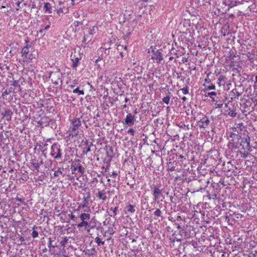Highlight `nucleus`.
<instances>
[{
    "label": "nucleus",
    "instance_id": "61",
    "mask_svg": "<svg viewBox=\"0 0 257 257\" xmlns=\"http://www.w3.org/2000/svg\"><path fill=\"white\" fill-rule=\"evenodd\" d=\"M129 100V99L127 97H126L124 99V102H127Z\"/></svg>",
    "mask_w": 257,
    "mask_h": 257
},
{
    "label": "nucleus",
    "instance_id": "60",
    "mask_svg": "<svg viewBox=\"0 0 257 257\" xmlns=\"http://www.w3.org/2000/svg\"><path fill=\"white\" fill-rule=\"evenodd\" d=\"M253 101L254 102H255V103H256V104H257V98H255L254 99V100H253Z\"/></svg>",
    "mask_w": 257,
    "mask_h": 257
},
{
    "label": "nucleus",
    "instance_id": "64",
    "mask_svg": "<svg viewBox=\"0 0 257 257\" xmlns=\"http://www.w3.org/2000/svg\"><path fill=\"white\" fill-rule=\"evenodd\" d=\"M255 83H257V75H256L255 77Z\"/></svg>",
    "mask_w": 257,
    "mask_h": 257
},
{
    "label": "nucleus",
    "instance_id": "56",
    "mask_svg": "<svg viewBox=\"0 0 257 257\" xmlns=\"http://www.w3.org/2000/svg\"><path fill=\"white\" fill-rule=\"evenodd\" d=\"M14 169H11L9 170V173H13V172H14Z\"/></svg>",
    "mask_w": 257,
    "mask_h": 257
},
{
    "label": "nucleus",
    "instance_id": "17",
    "mask_svg": "<svg viewBox=\"0 0 257 257\" xmlns=\"http://www.w3.org/2000/svg\"><path fill=\"white\" fill-rule=\"evenodd\" d=\"M81 221H88L90 218V214L86 212L81 213L79 217Z\"/></svg>",
    "mask_w": 257,
    "mask_h": 257
},
{
    "label": "nucleus",
    "instance_id": "30",
    "mask_svg": "<svg viewBox=\"0 0 257 257\" xmlns=\"http://www.w3.org/2000/svg\"><path fill=\"white\" fill-rule=\"evenodd\" d=\"M154 215L157 217H162V212L160 209H157L154 213Z\"/></svg>",
    "mask_w": 257,
    "mask_h": 257
},
{
    "label": "nucleus",
    "instance_id": "40",
    "mask_svg": "<svg viewBox=\"0 0 257 257\" xmlns=\"http://www.w3.org/2000/svg\"><path fill=\"white\" fill-rule=\"evenodd\" d=\"M32 235L33 238H36L38 236V232L35 230H33L32 233Z\"/></svg>",
    "mask_w": 257,
    "mask_h": 257
},
{
    "label": "nucleus",
    "instance_id": "26",
    "mask_svg": "<svg viewBox=\"0 0 257 257\" xmlns=\"http://www.w3.org/2000/svg\"><path fill=\"white\" fill-rule=\"evenodd\" d=\"M31 164L34 169V170H37L38 172H39L40 167L39 166L38 163L36 162L35 161H33L31 162Z\"/></svg>",
    "mask_w": 257,
    "mask_h": 257
},
{
    "label": "nucleus",
    "instance_id": "19",
    "mask_svg": "<svg viewBox=\"0 0 257 257\" xmlns=\"http://www.w3.org/2000/svg\"><path fill=\"white\" fill-rule=\"evenodd\" d=\"M52 7L50 3H45L44 6V10L46 12H48L49 14L52 13Z\"/></svg>",
    "mask_w": 257,
    "mask_h": 257
},
{
    "label": "nucleus",
    "instance_id": "8",
    "mask_svg": "<svg viewBox=\"0 0 257 257\" xmlns=\"http://www.w3.org/2000/svg\"><path fill=\"white\" fill-rule=\"evenodd\" d=\"M151 187L153 189V195L154 197V200L158 201L161 196H162L164 189H160L156 186H154L153 187L151 186Z\"/></svg>",
    "mask_w": 257,
    "mask_h": 257
},
{
    "label": "nucleus",
    "instance_id": "16",
    "mask_svg": "<svg viewBox=\"0 0 257 257\" xmlns=\"http://www.w3.org/2000/svg\"><path fill=\"white\" fill-rule=\"evenodd\" d=\"M96 197L103 201L106 200L107 197L105 190L99 191L96 195Z\"/></svg>",
    "mask_w": 257,
    "mask_h": 257
},
{
    "label": "nucleus",
    "instance_id": "22",
    "mask_svg": "<svg viewBox=\"0 0 257 257\" xmlns=\"http://www.w3.org/2000/svg\"><path fill=\"white\" fill-rule=\"evenodd\" d=\"M231 93L233 94L232 96L234 98H238L241 94V93L239 92L236 89H234L231 91Z\"/></svg>",
    "mask_w": 257,
    "mask_h": 257
},
{
    "label": "nucleus",
    "instance_id": "33",
    "mask_svg": "<svg viewBox=\"0 0 257 257\" xmlns=\"http://www.w3.org/2000/svg\"><path fill=\"white\" fill-rule=\"evenodd\" d=\"M195 2L199 3L200 5H204L205 3H210V0H194Z\"/></svg>",
    "mask_w": 257,
    "mask_h": 257
},
{
    "label": "nucleus",
    "instance_id": "7",
    "mask_svg": "<svg viewBox=\"0 0 257 257\" xmlns=\"http://www.w3.org/2000/svg\"><path fill=\"white\" fill-rule=\"evenodd\" d=\"M198 125L201 128H206L209 124L210 120L206 115H203L201 118L197 119Z\"/></svg>",
    "mask_w": 257,
    "mask_h": 257
},
{
    "label": "nucleus",
    "instance_id": "28",
    "mask_svg": "<svg viewBox=\"0 0 257 257\" xmlns=\"http://www.w3.org/2000/svg\"><path fill=\"white\" fill-rule=\"evenodd\" d=\"M217 93L215 92L212 91L211 92H209L207 94V96L210 97L212 99V101L213 102L215 101V100L214 99V98L213 97L214 96L216 95Z\"/></svg>",
    "mask_w": 257,
    "mask_h": 257
},
{
    "label": "nucleus",
    "instance_id": "52",
    "mask_svg": "<svg viewBox=\"0 0 257 257\" xmlns=\"http://www.w3.org/2000/svg\"><path fill=\"white\" fill-rule=\"evenodd\" d=\"M247 155H248V153L247 152V153H244L243 154L242 157L244 158H246L247 157Z\"/></svg>",
    "mask_w": 257,
    "mask_h": 257
},
{
    "label": "nucleus",
    "instance_id": "42",
    "mask_svg": "<svg viewBox=\"0 0 257 257\" xmlns=\"http://www.w3.org/2000/svg\"><path fill=\"white\" fill-rule=\"evenodd\" d=\"M214 89H215V86L214 85H209L206 88L207 90H214Z\"/></svg>",
    "mask_w": 257,
    "mask_h": 257
},
{
    "label": "nucleus",
    "instance_id": "41",
    "mask_svg": "<svg viewBox=\"0 0 257 257\" xmlns=\"http://www.w3.org/2000/svg\"><path fill=\"white\" fill-rule=\"evenodd\" d=\"M50 27V26L49 25H48L46 26H45L44 29L40 30L39 32L42 33L44 30H48Z\"/></svg>",
    "mask_w": 257,
    "mask_h": 257
},
{
    "label": "nucleus",
    "instance_id": "12",
    "mask_svg": "<svg viewBox=\"0 0 257 257\" xmlns=\"http://www.w3.org/2000/svg\"><path fill=\"white\" fill-rule=\"evenodd\" d=\"M51 121V119L47 116L43 117L41 118L40 120L37 121L38 124L42 127L47 126L49 125V122Z\"/></svg>",
    "mask_w": 257,
    "mask_h": 257
},
{
    "label": "nucleus",
    "instance_id": "2",
    "mask_svg": "<svg viewBox=\"0 0 257 257\" xmlns=\"http://www.w3.org/2000/svg\"><path fill=\"white\" fill-rule=\"evenodd\" d=\"M148 53H151V59L156 60V62L160 63L163 59V56L162 54L161 50H159L156 48H153L151 47L149 49Z\"/></svg>",
    "mask_w": 257,
    "mask_h": 257
},
{
    "label": "nucleus",
    "instance_id": "29",
    "mask_svg": "<svg viewBox=\"0 0 257 257\" xmlns=\"http://www.w3.org/2000/svg\"><path fill=\"white\" fill-rule=\"evenodd\" d=\"M97 28L95 27H93L92 28L90 29L88 31V34L93 36V35L96 32Z\"/></svg>",
    "mask_w": 257,
    "mask_h": 257
},
{
    "label": "nucleus",
    "instance_id": "37",
    "mask_svg": "<svg viewBox=\"0 0 257 257\" xmlns=\"http://www.w3.org/2000/svg\"><path fill=\"white\" fill-rule=\"evenodd\" d=\"M52 239L51 238H49V243H48V247L49 248H51V247H53V248H55V247H56V245H53L52 244Z\"/></svg>",
    "mask_w": 257,
    "mask_h": 257
},
{
    "label": "nucleus",
    "instance_id": "62",
    "mask_svg": "<svg viewBox=\"0 0 257 257\" xmlns=\"http://www.w3.org/2000/svg\"><path fill=\"white\" fill-rule=\"evenodd\" d=\"M253 88H254V89H255H255H257V85L254 84V85H253Z\"/></svg>",
    "mask_w": 257,
    "mask_h": 257
},
{
    "label": "nucleus",
    "instance_id": "54",
    "mask_svg": "<svg viewBox=\"0 0 257 257\" xmlns=\"http://www.w3.org/2000/svg\"><path fill=\"white\" fill-rule=\"evenodd\" d=\"M16 199L17 200L19 201H21H21H22V199H21V198H19V197H17L16 198Z\"/></svg>",
    "mask_w": 257,
    "mask_h": 257
},
{
    "label": "nucleus",
    "instance_id": "23",
    "mask_svg": "<svg viewBox=\"0 0 257 257\" xmlns=\"http://www.w3.org/2000/svg\"><path fill=\"white\" fill-rule=\"evenodd\" d=\"M125 208L126 209L127 211L131 212L132 213H134L136 211L134 206L131 204L127 205Z\"/></svg>",
    "mask_w": 257,
    "mask_h": 257
},
{
    "label": "nucleus",
    "instance_id": "59",
    "mask_svg": "<svg viewBox=\"0 0 257 257\" xmlns=\"http://www.w3.org/2000/svg\"><path fill=\"white\" fill-rule=\"evenodd\" d=\"M92 182H97V179L96 178H93Z\"/></svg>",
    "mask_w": 257,
    "mask_h": 257
},
{
    "label": "nucleus",
    "instance_id": "32",
    "mask_svg": "<svg viewBox=\"0 0 257 257\" xmlns=\"http://www.w3.org/2000/svg\"><path fill=\"white\" fill-rule=\"evenodd\" d=\"M62 174V172L61 171V168H59L57 171H55L54 176L55 177H58L59 176H60Z\"/></svg>",
    "mask_w": 257,
    "mask_h": 257
},
{
    "label": "nucleus",
    "instance_id": "47",
    "mask_svg": "<svg viewBox=\"0 0 257 257\" xmlns=\"http://www.w3.org/2000/svg\"><path fill=\"white\" fill-rule=\"evenodd\" d=\"M13 85L15 87H20V84H19V83H18V82L17 81H14Z\"/></svg>",
    "mask_w": 257,
    "mask_h": 257
},
{
    "label": "nucleus",
    "instance_id": "21",
    "mask_svg": "<svg viewBox=\"0 0 257 257\" xmlns=\"http://www.w3.org/2000/svg\"><path fill=\"white\" fill-rule=\"evenodd\" d=\"M80 59L78 57L75 58V59H72V61H73V64L72 65V67L73 69H75L78 66V63L79 62Z\"/></svg>",
    "mask_w": 257,
    "mask_h": 257
},
{
    "label": "nucleus",
    "instance_id": "5",
    "mask_svg": "<svg viewBox=\"0 0 257 257\" xmlns=\"http://www.w3.org/2000/svg\"><path fill=\"white\" fill-rule=\"evenodd\" d=\"M52 77V81L55 85H58L60 83V85L62 84L63 81L61 79L62 73L60 69H58L55 72H51L50 73L49 77Z\"/></svg>",
    "mask_w": 257,
    "mask_h": 257
},
{
    "label": "nucleus",
    "instance_id": "24",
    "mask_svg": "<svg viewBox=\"0 0 257 257\" xmlns=\"http://www.w3.org/2000/svg\"><path fill=\"white\" fill-rule=\"evenodd\" d=\"M243 4V2H239V1H235V2H231L228 5L229 6V8H232L234 6H236L237 5L239 4Z\"/></svg>",
    "mask_w": 257,
    "mask_h": 257
},
{
    "label": "nucleus",
    "instance_id": "55",
    "mask_svg": "<svg viewBox=\"0 0 257 257\" xmlns=\"http://www.w3.org/2000/svg\"><path fill=\"white\" fill-rule=\"evenodd\" d=\"M184 127H185L186 128V129H187V130H189V125L188 124V125H185V124H184Z\"/></svg>",
    "mask_w": 257,
    "mask_h": 257
},
{
    "label": "nucleus",
    "instance_id": "9",
    "mask_svg": "<svg viewBox=\"0 0 257 257\" xmlns=\"http://www.w3.org/2000/svg\"><path fill=\"white\" fill-rule=\"evenodd\" d=\"M239 146H242V149L246 150L247 151H250L251 147L250 146V138L248 137L242 139Z\"/></svg>",
    "mask_w": 257,
    "mask_h": 257
},
{
    "label": "nucleus",
    "instance_id": "11",
    "mask_svg": "<svg viewBox=\"0 0 257 257\" xmlns=\"http://www.w3.org/2000/svg\"><path fill=\"white\" fill-rule=\"evenodd\" d=\"M71 169L72 174H77L78 173L80 172L81 174H83V167L82 165L80 164L76 165L72 164L71 167Z\"/></svg>",
    "mask_w": 257,
    "mask_h": 257
},
{
    "label": "nucleus",
    "instance_id": "10",
    "mask_svg": "<svg viewBox=\"0 0 257 257\" xmlns=\"http://www.w3.org/2000/svg\"><path fill=\"white\" fill-rule=\"evenodd\" d=\"M136 118L135 115H133L132 113H128L126 116L124 121H123V123L131 126L134 124Z\"/></svg>",
    "mask_w": 257,
    "mask_h": 257
},
{
    "label": "nucleus",
    "instance_id": "39",
    "mask_svg": "<svg viewBox=\"0 0 257 257\" xmlns=\"http://www.w3.org/2000/svg\"><path fill=\"white\" fill-rule=\"evenodd\" d=\"M228 114L232 117H235L236 116V113L234 110H230L228 112Z\"/></svg>",
    "mask_w": 257,
    "mask_h": 257
},
{
    "label": "nucleus",
    "instance_id": "15",
    "mask_svg": "<svg viewBox=\"0 0 257 257\" xmlns=\"http://www.w3.org/2000/svg\"><path fill=\"white\" fill-rule=\"evenodd\" d=\"M13 111L11 109L5 110L2 112V115L4 117H5L6 120L10 121L12 119V115H13Z\"/></svg>",
    "mask_w": 257,
    "mask_h": 257
},
{
    "label": "nucleus",
    "instance_id": "44",
    "mask_svg": "<svg viewBox=\"0 0 257 257\" xmlns=\"http://www.w3.org/2000/svg\"><path fill=\"white\" fill-rule=\"evenodd\" d=\"M215 107L216 108H221V107H222L223 106V103H215Z\"/></svg>",
    "mask_w": 257,
    "mask_h": 257
},
{
    "label": "nucleus",
    "instance_id": "14",
    "mask_svg": "<svg viewBox=\"0 0 257 257\" xmlns=\"http://www.w3.org/2000/svg\"><path fill=\"white\" fill-rule=\"evenodd\" d=\"M93 38V36L87 33L84 35L83 40H82V45L83 47H85V46L90 42Z\"/></svg>",
    "mask_w": 257,
    "mask_h": 257
},
{
    "label": "nucleus",
    "instance_id": "1",
    "mask_svg": "<svg viewBox=\"0 0 257 257\" xmlns=\"http://www.w3.org/2000/svg\"><path fill=\"white\" fill-rule=\"evenodd\" d=\"M229 137L231 140L229 141L228 145L229 148L232 149L238 148L240 143V141L241 139V136L238 134L230 133Z\"/></svg>",
    "mask_w": 257,
    "mask_h": 257
},
{
    "label": "nucleus",
    "instance_id": "48",
    "mask_svg": "<svg viewBox=\"0 0 257 257\" xmlns=\"http://www.w3.org/2000/svg\"><path fill=\"white\" fill-rule=\"evenodd\" d=\"M19 240L20 241L21 243L22 244L23 242H24V241H25V238H24V237H23V236H20V237H19Z\"/></svg>",
    "mask_w": 257,
    "mask_h": 257
},
{
    "label": "nucleus",
    "instance_id": "31",
    "mask_svg": "<svg viewBox=\"0 0 257 257\" xmlns=\"http://www.w3.org/2000/svg\"><path fill=\"white\" fill-rule=\"evenodd\" d=\"M180 90L182 91L184 94H187L189 93V87L188 86H186L185 87L181 89Z\"/></svg>",
    "mask_w": 257,
    "mask_h": 257
},
{
    "label": "nucleus",
    "instance_id": "53",
    "mask_svg": "<svg viewBox=\"0 0 257 257\" xmlns=\"http://www.w3.org/2000/svg\"><path fill=\"white\" fill-rule=\"evenodd\" d=\"M43 161L41 160L40 162H38V164H39V166L40 167L41 165H42L43 164Z\"/></svg>",
    "mask_w": 257,
    "mask_h": 257
},
{
    "label": "nucleus",
    "instance_id": "6",
    "mask_svg": "<svg viewBox=\"0 0 257 257\" xmlns=\"http://www.w3.org/2000/svg\"><path fill=\"white\" fill-rule=\"evenodd\" d=\"M89 197V195L88 197H83L82 202L78 205L77 210L83 209V211L86 212H88L90 211V207L88 206L89 203L88 199Z\"/></svg>",
    "mask_w": 257,
    "mask_h": 257
},
{
    "label": "nucleus",
    "instance_id": "3",
    "mask_svg": "<svg viewBox=\"0 0 257 257\" xmlns=\"http://www.w3.org/2000/svg\"><path fill=\"white\" fill-rule=\"evenodd\" d=\"M61 152L60 146L57 143H54L51 146L50 155L55 159L58 160L61 158Z\"/></svg>",
    "mask_w": 257,
    "mask_h": 257
},
{
    "label": "nucleus",
    "instance_id": "45",
    "mask_svg": "<svg viewBox=\"0 0 257 257\" xmlns=\"http://www.w3.org/2000/svg\"><path fill=\"white\" fill-rule=\"evenodd\" d=\"M90 151V146H89L88 147V148L86 149V150H84L83 151V153L84 154H87L88 152H89Z\"/></svg>",
    "mask_w": 257,
    "mask_h": 257
},
{
    "label": "nucleus",
    "instance_id": "34",
    "mask_svg": "<svg viewBox=\"0 0 257 257\" xmlns=\"http://www.w3.org/2000/svg\"><path fill=\"white\" fill-rule=\"evenodd\" d=\"M170 97L169 96H166L163 98L162 101L165 103L168 104L170 102Z\"/></svg>",
    "mask_w": 257,
    "mask_h": 257
},
{
    "label": "nucleus",
    "instance_id": "13",
    "mask_svg": "<svg viewBox=\"0 0 257 257\" xmlns=\"http://www.w3.org/2000/svg\"><path fill=\"white\" fill-rule=\"evenodd\" d=\"M27 43L26 45L22 49L21 51V54L22 60L24 59V58H26L27 56L29 54V49L31 47V45L28 44V41H25Z\"/></svg>",
    "mask_w": 257,
    "mask_h": 257
},
{
    "label": "nucleus",
    "instance_id": "46",
    "mask_svg": "<svg viewBox=\"0 0 257 257\" xmlns=\"http://www.w3.org/2000/svg\"><path fill=\"white\" fill-rule=\"evenodd\" d=\"M117 176V174L116 172L113 171L111 175H110V177H112L113 178H115V177Z\"/></svg>",
    "mask_w": 257,
    "mask_h": 257
},
{
    "label": "nucleus",
    "instance_id": "20",
    "mask_svg": "<svg viewBox=\"0 0 257 257\" xmlns=\"http://www.w3.org/2000/svg\"><path fill=\"white\" fill-rule=\"evenodd\" d=\"M77 226L78 228H82L83 227H90L89 223L87 222V221H81L79 223L77 224Z\"/></svg>",
    "mask_w": 257,
    "mask_h": 257
},
{
    "label": "nucleus",
    "instance_id": "35",
    "mask_svg": "<svg viewBox=\"0 0 257 257\" xmlns=\"http://www.w3.org/2000/svg\"><path fill=\"white\" fill-rule=\"evenodd\" d=\"M69 218L71 220H73V221L77 222L78 220V217L75 216L74 215H73L72 213L71 214L68 215Z\"/></svg>",
    "mask_w": 257,
    "mask_h": 257
},
{
    "label": "nucleus",
    "instance_id": "38",
    "mask_svg": "<svg viewBox=\"0 0 257 257\" xmlns=\"http://www.w3.org/2000/svg\"><path fill=\"white\" fill-rule=\"evenodd\" d=\"M110 210L113 211V216H115L117 214V212L118 211V207L116 206L114 208H112L111 207V208H110Z\"/></svg>",
    "mask_w": 257,
    "mask_h": 257
},
{
    "label": "nucleus",
    "instance_id": "63",
    "mask_svg": "<svg viewBox=\"0 0 257 257\" xmlns=\"http://www.w3.org/2000/svg\"><path fill=\"white\" fill-rule=\"evenodd\" d=\"M173 59H174V57H172V56H171V57H169V60L170 61L172 60Z\"/></svg>",
    "mask_w": 257,
    "mask_h": 257
},
{
    "label": "nucleus",
    "instance_id": "50",
    "mask_svg": "<svg viewBox=\"0 0 257 257\" xmlns=\"http://www.w3.org/2000/svg\"><path fill=\"white\" fill-rule=\"evenodd\" d=\"M170 239L172 240V242H175V241H177L179 242V241H181L180 239L177 238L176 237H175L174 239H173L172 240L171 238H170Z\"/></svg>",
    "mask_w": 257,
    "mask_h": 257
},
{
    "label": "nucleus",
    "instance_id": "27",
    "mask_svg": "<svg viewBox=\"0 0 257 257\" xmlns=\"http://www.w3.org/2000/svg\"><path fill=\"white\" fill-rule=\"evenodd\" d=\"M68 240L67 237H63L62 240L60 241V244L62 247H65L66 244L67 243Z\"/></svg>",
    "mask_w": 257,
    "mask_h": 257
},
{
    "label": "nucleus",
    "instance_id": "57",
    "mask_svg": "<svg viewBox=\"0 0 257 257\" xmlns=\"http://www.w3.org/2000/svg\"><path fill=\"white\" fill-rule=\"evenodd\" d=\"M177 229H179L181 228V226L179 224H176Z\"/></svg>",
    "mask_w": 257,
    "mask_h": 257
},
{
    "label": "nucleus",
    "instance_id": "4",
    "mask_svg": "<svg viewBox=\"0 0 257 257\" xmlns=\"http://www.w3.org/2000/svg\"><path fill=\"white\" fill-rule=\"evenodd\" d=\"M71 126L70 131L72 132V136H76L78 134V130L81 125V122L79 118H75L71 120Z\"/></svg>",
    "mask_w": 257,
    "mask_h": 257
},
{
    "label": "nucleus",
    "instance_id": "49",
    "mask_svg": "<svg viewBox=\"0 0 257 257\" xmlns=\"http://www.w3.org/2000/svg\"><path fill=\"white\" fill-rule=\"evenodd\" d=\"M9 93V92H8L7 90H6L5 91L3 92L2 96H5L7 95H8Z\"/></svg>",
    "mask_w": 257,
    "mask_h": 257
},
{
    "label": "nucleus",
    "instance_id": "58",
    "mask_svg": "<svg viewBox=\"0 0 257 257\" xmlns=\"http://www.w3.org/2000/svg\"><path fill=\"white\" fill-rule=\"evenodd\" d=\"M182 99L183 100V101H185L186 100L187 98L185 96H184L182 98Z\"/></svg>",
    "mask_w": 257,
    "mask_h": 257
},
{
    "label": "nucleus",
    "instance_id": "51",
    "mask_svg": "<svg viewBox=\"0 0 257 257\" xmlns=\"http://www.w3.org/2000/svg\"><path fill=\"white\" fill-rule=\"evenodd\" d=\"M85 144H86V145H87V146H90V147L91 146H92L93 145V143H92V142L90 143V144H88V141H86V142H85Z\"/></svg>",
    "mask_w": 257,
    "mask_h": 257
},
{
    "label": "nucleus",
    "instance_id": "18",
    "mask_svg": "<svg viewBox=\"0 0 257 257\" xmlns=\"http://www.w3.org/2000/svg\"><path fill=\"white\" fill-rule=\"evenodd\" d=\"M34 59H36V54L33 53L29 54L24 59H23V62H30Z\"/></svg>",
    "mask_w": 257,
    "mask_h": 257
},
{
    "label": "nucleus",
    "instance_id": "43",
    "mask_svg": "<svg viewBox=\"0 0 257 257\" xmlns=\"http://www.w3.org/2000/svg\"><path fill=\"white\" fill-rule=\"evenodd\" d=\"M135 133V131L133 128H130L127 131V133L131 134L132 136H134Z\"/></svg>",
    "mask_w": 257,
    "mask_h": 257
},
{
    "label": "nucleus",
    "instance_id": "36",
    "mask_svg": "<svg viewBox=\"0 0 257 257\" xmlns=\"http://www.w3.org/2000/svg\"><path fill=\"white\" fill-rule=\"evenodd\" d=\"M95 242L97 243L98 245H100V244H104V242L101 240L100 238L98 237H96L95 238Z\"/></svg>",
    "mask_w": 257,
    "mask_h": 257
},
{
    "label": "nucleus",
    "instance_id": "25",
    "mask_svg": "<svg viewBox=\"0 0 257 257\" xmlns=\"http://www.w3.org/2000/svg\"><path fill=\"white\" fill-rule=\"evenodd\" d=\"M74 93H77L78 95H84V91L83 90H80L79 87L74 89L73 90Z\"/></svg>",
    "mask_w": 257,
    "mask_h": 257
}]
</instances>
